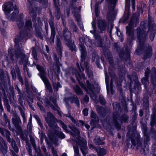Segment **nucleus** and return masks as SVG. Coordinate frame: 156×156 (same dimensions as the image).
<instances>
[{"label": "nucleus", "instance_id": "49530a36", "mask_svg": "<svg viewBox=\"0 0 156 156\" xmlns=\"http://www.w3.org/2000/svg\"><path fill=\"white\" fill-rule=\"evenodd\" d=\"M139 112H140L139 115L140 116H141L143 115V112L141 110H140V111Z\"/></svg>", "mask_w": 156, "mask_h": 156}, {"label": "nucleus", "instance_id": "7ed1b4c3", "mask_svg": "<svg viewBox=\"0 0 156 156\" xmlns=\"http://www.w3.org/2000/svg\"><path fill=\"white\" fill-rule=\"evenodd\" d=\"M0 132L2 135L6 137L9 142H11V145L13 149L16 152H18L19 150L15 141L9 138L10 134L9 131L7 129H3L0 127Z\"/></svg>", "mask_w": 156, "mask_h": 156}, {"label": "nucleus", "instance_id": "052dcab7", "mask_svg": "<svg viewBox=\"0 0 156 156\" xmlns=\"http://www.w3.org/2000/svg\"><path fill=\"white\" fill-rule=\"evenodd\" d=\"M54 104L55 105V106L56 107L57 106V105H56V103L55 102H53Z\"/></svg>", "mask_w": 156, "mask_h": 156}, {"label": "nucleus", "instance_id": "473e14b6", "mask_svg": "<svg viewBox=\"0 0 156 156\" xmlns=\"http://www.w3.org/2000/svg\"><path fill=\"white\" fill-rule=\"evenodd\" d=\"M83 112L84 115L86 116L88 114V110L87 109H85L83 110Z\"/></svg>", "mask_w": 156, "mask_h": 156}, {"label": "nucleus", "instance_id": "f03ea898", "mask_svg": "<svg viewBox=\"0 0 156 156\" xmlns=\"http://www.w3.org/2000/svg\"><path fill=\"white\" fill-rule=\"evenodd\" d=\"M21 51L19 50L16 52L13 56L11 57L10 58L12 62L14 61V57L16 61L19 60V64H22L25 62H27V58L24 53V51L22 49H21Z\"/></svg>", "mask_w": 156, "mask_h": 156}, {"label": "nucleus", "instance_id": "bb28decb", "mask_svg": "<svg viewBox=\"0 0 156 156\" xmlns=\"http://www.w3.org/2000/svg\"><path fill=\"white\" fill-rule=\"evenodd\" d=\"M58 136L61 139H63L65 137V135L62 132H59L58 134Z\"/></svg>", "mask_w": 156, "mask_h": 156}, {"label": "nucleus", "instance_id": "a19ab883", "mask_svg": "<svg viewBox=\"0 0 156 156\" xmlns=\"http://www.w3.org/2000/svg\"><path fill=\"white\" fill-rule=\"evenodd\" d=\"M52 153L53 154L54 156H58L57 154L56 151L54 150L53 149H52Z\"/></svg>", "mask_w": 156, "mask_h": 156}, {"label": "nucleus", "instance_id": "72a5a7b5", "mask_svg": "<svg viewBox=\"0 0 156 156\" xmlns=\"http://www.w3.org/2000/svg\"><path fill=\"white\" fill-rule=\"evenodd\" d=\"M60 122L63 129L64 130H66L67 128L66 126L64 125V123L62 121H61Z\"/></svg>", "mask_w": 156, "mask_h": 156}, {"label": "nucleus", "instance_id": "0eeeda50", "mask_svg": "<svg viewBox=\"0 0 156 156\" xmlns=\"http://www.w3.org/2000/svg\"><path fill=\"white\" fill-rule=\"evenodd\" d=\"M45 119L49 125L51 126V123L54 119V116L51 113L48 112L47 115L45 116Z\"/></svg>", "mask_w": 156, "mask_h": 156}, {"label": "nucleus", "instance_id": "f8f14e48", "mask_svg": "<svg viewBox=\"0 0 156 156\" xmlns=\"http://www.w3.org/2000/svg\"><path fill=\"white\" fill-rule=\"evenodd\" d=\"M105 82H106V87H107V92L108 93L110 90H111V91H112V85H111L110 87L109 85L107 84V82L108 80V79L107 76V73L106 72H105Z\"/></svg>", "mask_w": 156, "mask_h": 156}, {"label": "nucleus", "instance_id": "4468645a", "mask_svg": "<svg viewBox=\"0 0 156 156\" xmlns=\"http://www.w3.org/2000/svg\"><path fill=\"white\" fill-rule=\"evenodd\" d=\"M51 35L50 39L53 42H54V38L55 35V28H51Z\"/></svg>", "mask_w": 156, "mask_h": 156}, {"label": "nucleus", "instance_id": "774afa93", "mask_svg": "<svg viewBox=\"0 0 156 156\" xmlns=\"http://www.w3.org/2000/svg\"><path fill=\"white\" fill-rule=\"evenodd\" d=\"M12 120H13V123L14 124H15V121L14 120V119H12Z\"/></svg>", "mask_w": 156, "mask_h": 156}, {"label": "nucleus", "instance_id": "c756f323", "mask_svg": "<svg viewBox=\"0 0 156 156\" xmlns=\"http://www.w3.org/2000/svg\"><path fill=\"white\" fill-rule=\"evenodd\" d=\"M28 128L29 129V131H31V120L30 119L29 122L28 123L27 125Z\"/></svg>", "mask_w": 156, "mask_h": 156}, {"label": "nucleus", "instance_id": "9d476101", "mask_svg": "<svg viewBox=\"0 0 156 156\" xmlns=\"http://www.w3.org/2000/svg\"><path fill=\"white\" fill-rule=\"evenodd\" d=\"M96 151L98 156H104L106 154V151L104 148L98 147Z\"/></svg>", "mask_w": 156, "mask_h": 156}, {"label": "nucleus", "instance_id": "393cba45", "mask_svg": "<svg viewBox=\"0 0 156 156\" xmlns=\"http://www.w3.org/2000/svg\"><path fill=\"white\" fill-rule=\"evenodd\" d=\"M0 149H1V151L3 154L4 155H5V154L7 153V148H5L4 147H2H2H1Z\"/></svg>", "mask_w": 156, "mask_h": 156}, {"label": "nucleus", "instance_id": "f3484780", "mask_svg": "<svg viewBox=\"0 0 156 156\" xmlns=\"http://www.w3.org/2000/svg\"><path fill=\"white\" fill-rule=\"evenodd\" d=\"M149 72H150V70L149 69H146V71H145V76H146V78H145V79L144 78V79H142V81L143 83H145L144 82V81H145V80L146 79V80H147V77L148 76V74L149 73Z\"/></svg>", "mask_w": 156, "mask_h": 156}, {"label": "nucleus", "instance_id": "338daca9", "mask_svg": "<svg viewBox=\"0 0 156 156\" xmlns=\"http://www.w3.org/2000/svg\"><path fill=\"white\" fill-rule=\"evenodd\" d=\"M154 73L155 74L156 73V70L155 69H154Z\"/></svg>", "mask_w": 156, "mask_h": 156}, {"label": "nucleus", "instance_id": "8fccbe9b", "mask_svg": "<svg viewBox=\"0 0 156 156\" xmlns=\"http://www.w3.org/2000/svg\"><path fill=\"white\" fill-rule=\"evenodd\" d=\"M5 62H6V64H8V62L7 61H5V60H4L2 62V64L4 66H5V65H4V63H5Z\"/></svg>", "mask_w": 156, "mask_h": 156}, {"label": "nucleus", "instance_id": "0e129e2a", "mask_svg": "<svg viewBox=\"0 0 156 156\" xmlns=\"http://www.w3.org/2000/svg\"><path fill=\"white\" fill-rule=\"evenodd\" d=\"M0 106H2V104H1V100L0 99Z\"/></svg>", "mask_w": 156, "mask_h": 156}, {"label": "nucleus", "instance_id": "3c124183", "mask_svg": "<svg viewBox=\"0 0 156 156\" xmlns=\"http://www.w3.org/2000/svg\"><path fill=\"white\" fill-rule=\"evenodd\" d=\"M132 8L134 10L135 9V7L134 6V3L133 1V5H132Z\"/></svg>", "mask_w": 156, "mask_h": 156}, {"label": "nucleus", "instance_id": "6e6d98bb", "mask_svg": "<svg viewBox=\"0 0 156 156\" xmlns=\"http://www.w3.org/2000/svg\"><path fill=\"white\" fill-rule=\"evenodd\" d=\"M62 156H67V154L65 153H64L62 155Z\"/></svg>", "mask_w": 156, "mask_h": 156}, {"label": "nucleus", "instance_id": "5fc2aeb1", "mask_svg": "<svg viewBox=\"0 0 156 156\" xmlns=\"http://www.w3.org/2000/svg\"><path fill=\"white\" fill-rule=\"evenodd\" d=\"M82 75V77H80V78H84V74H83V73H82L81 74Z\"/></svg>", "mask_w": 156, "mask_h": 156}, {"label": "nucleus", "instance_id": "412c9836", "mask_svg": "<svg viewBox=\"0 0 156 156\" xmlns=\"http://www.w3.org/2000/svg\"><path fill=\"white\" fill-rule=\"evenodd\" d=\"M14 42L15 43V47L17 49H18V47H19V48H20L21 46V45H19L18 44V43H19L18 39L17 38H16Z\"/></svg>", "mask_w": 156, "mask_h": 156}, {"label": "nucleus", "instance_id": "13d9d810", "mask_svg": "<svg viewBox=\"0 0 156 156\" xmlns=\"http://www.w3.org/2000/svg\"><path fill=\"white\" fill-rule=\"evenodd\" d=\"M12 156H17L16 154L14 153L13 152H12Z\"/></svg>", "mask_w": 156, "mask_h": 156}, {"label": "nucleus", "instance_id": "dca6fc26", "mask_svg": "<svg viewBox=\"0 0 156 156\" xmlns=\"http://www.w3.org/2000/svg\"><path fill=\"white\" fill-rule=\"evenodd\" d=\"M71 119L72 121L73 122H74L76 124V125H77L78 126H83V125L84 123H83V122L82 121H81V120L79 121L78 123L77 124V122H76V121L73 119L72 118V119Z\"/></svg>", "mask_w": 156, "mask_h": 156}, {"label": "nucleus", "instance_id": "58836bf2", "mask_svg": "<svg viewBox=\"0 0 156 156\" xmlns=\"http://www.w3.org/2000/svg\"><path fill=\"white\" fill-rule=\"evenodd\" d=\"M56 8H57V7L58 6L57 4H58V0H54Z\"/></svg>", "mask_w": 156, "mask_h": 156}, {"label": "nucleus", "instance_id": "4be33fe9", "mask_svg": "<svg viewBox=\"0 0 156 156\" xmlns=\"http://www.w3.org/2000/svg\"><path fill=\"white\" fill-rule=\"evenodd\" d=\"M126 7H125V11L127 12H128L129 9V2L128 3L127 0H126Z\"/></svg>", "mask_w": 156, "mask_h": 156}, {"label": "nucleus", "instance_id": "6e6552de", "mask_svg": "<svg viewBox=\"0 0 156 156\" xmlns=\"http://www.w3.org/2000/svg\"><path fill=\"white\" fill-rule=\"evenodd\" d=\"M80 49L81 52V60L83 62L84 61L85 57L86 55V52L85 51V48L83 45H80Z\"/></svg>", "mask_w": 156, "mask_h": 156}, {"label": "nucleus", "instance_id": "2eb2a0df", "mask_svg": "<svg viewBox=\"0 0 156 156\" xmlns=\"http://www.w3.org/2000/svg\"><path fill=\"white\" fill-rule=\"evenodd\" d=\"M144 34L142 31H140L139 33H138L137 36L138 38L139 41V42L140 43V40L142 38L143 39V36Z\"/></svg>", "mask_w": 156, "mask_h": 156}, {"label": "nucleus", "instance_id": "ddd939ff", "mask_svg": "<svg viewBox=\"0 0 156 156\" xmlns=\"http://www.w3.org/2000/svg\"><path fill=\"white\" fill-rule=\"evenodd\" d=\"M73 88L77 94H82V92L78 86L76 85Z\"/></svg>", "mask_w": 156, "mask_h": 156}, {"label": "nucleus", "instance_id": "c03bdc74", "mask_svg": "<svg viewBox=\"0 0 156 156\" xmlns=\"http://www.w3.org/2000/svg\"><path fill=\"white\" fill-rule=\"evenodd\" d=\"M49 23L50 26L51 28L54 27V26H53V23L52 21H50L49 22Z\"/></svg>", "mask_w": 156, "mask_h": 156}, {"label": "nucleus", "instance_id": "ea45409f", "mask_svg": "<svg viewBox=\"0 0 156 156\" xmlns=\"http://www.w3.org/2000/svg\"><path fill=\"white\" fill-rule=\"evenodd\" d=\"M154 34L153 33L150 35V38L151 41H153L154 38Z\"/></svg>", "mask_w": 156, "mask_h": 156}, {"label": "nucleus", "instance_id": "e2e57ef3", "mask_svg": "<svg viewBox=\"0 0 156 156\" xmlns=\"http://www.w3.org/2000/svg\"><path fill=\"white\" fill-rule=\"evenodd\" d=\"M8 110L9 111H10L9 106H8Z\"/></svg>", "mask_w": 156, "mask_h": 156}, {"label": "nucleus", "instance_id": "20e7f679", "mask_svg": "<svg viewBox=\"0 0 156 156\" xmlns=\"http://www.w3.org/2000/svg\"><path fill=\"white\" fill-rule=\"evenodd\" d=\"M37 69L41 72L40 74V76L42 79L45 85L47 87V89L50 92H51L52 90L51 89V85L49 84L47 79L44 76V73L43 72V69L39 65L36 66Z\"/></svg>", "mask_w": 156, "mask_h": 156}, {"label": "nucleus", "instance_id": "b1692460", "mask_svg": "<svg viewBox=\"0 0 156 156\" xmlns=\"http://www.w3.org/2000/svg\"><path fill=\"white\" fill-rule=\"evenodd\" d=\"M26 26L28 29L31 28V22L30 20L27 21L26 23Z\"/></svg>", "mask_w": 156, "mask_h": 156}, {"label": "nucleus", "instance_id": "423d86ee", "mask_svg": "<svg viewBox=\"0 0 156 156\" xmlns=\"http://www.w3.org/2000/svg\"><path fill=\"white\" fill-rule=\"evenodd\" d=\"M63 34L65 37V41H67V39H69L71 37V33L69 31H67L66 33L64 32ZM67 42L66 44L70 49L72 51L74 50L75 46L74 44V42L70 44L69 42H68L67 41Z\"/></svg>", "mask_w": 156, "mask_h": 156}, {"label": "nucleus", "instance_id": "864d4df0", "mask_svg": "<svg viewBox=\"0 0 156 156\" xmlns=\"http://www.w3.org/2000/svg\"><path fill=\"white\" fill-rule=\"evenodd\" d=\"M46 49L47 52H48V51H49V48H48V47L47 45H46Z\"/></svg>", "mask_w": 156, "mask_h": 156}, {"label": "nucleus", "instance_id": "c85d7f7f", "mask_svg": "<svg viewBox=\"0 0 156 156\" xmlns=\"http://www.w3.org/2000/svg\"><path fill=\"white\" fill-rule=\"evenodd\" d=\"M108 1V2L111 4H112L113 6H114L115 4L117 1V0H107Z\"/></svg>", "mask_w": 156, "mask_h": 156}, {"label": "nucleus", "instance_id": "a211bd4d", "mask_svg": "<svg viewBox=\"0 0 156 156\" xmlns=\"http://www.w3.org/2000/svg\"><path fill=\"white\" fill-rule=\"evenodd\" d=\"M74 149V150L75 154L77 155L78 156L79 155V149L77 146H76L74 145V144H73V145Z\"/></svg>", "mask_w": 156, "mask_h": 156}, {"label": "nucleus", "instance_id": "a878e982", "mask_svg": "<svg viewBox=\"0 0 156 156\" xmlns=\"http://www.w3.org/2000/svg\"><path fill=\"white\" fill-rule=\"evenodd\" d=\"M11 74L12 76V79L15 80L16 78V75L15 73V70L14 69L11 70Z\"/></svg>", "mask_w": 156, "mask_h": 156}, {"label": "nucleus", "instance_id": "37998d69", "mask_svg": "<svg viewBox=\"0 0 156 156\" xmlns=\"http://www.w3.org/2000/svg\"><path fill=\"white\" fill-rule=\"evenodd\" d=\"M73 131L77 134H78L79 133V131L76 128H74Z\"/></svg>", "mask_w": 156, "mask_h": 156}, {"label": "nucleus", "instance_id": "680f3d73", "mask_svg": "<svg viewBox=\"0 0 156 156\" xmlns=\"http://www.w3.org/2000/svg\"><path fill=\"white\" fill-rule=\"evenodd\" d=\"M53 109H55V108H54L53 106H52V105H51V106H50Z\"/></svg>", "mask_w": 156, "mask_h": 156}, {"label": "nucleus", "instance_id": "f257e3e1", "mask_svg": "<svg viewBox=\"0 0 156 156\" xmlns=\"http://www.w3.org/2000/svg\"><path fill=\"white\" fill-rule=\"evenodd\" d=\"M13 7L12 3L11 2H9L5 3L3 6V10L5 12V13L6 16V17L8 19H11L13 20L16 17L17 15L19 13L18 10L17 9H14V12L11 15L10 18L8 16V15L10 11L12 10Z\"/></svg>", "mask_w": 156, "mask_h": 156}, {"label": "nucleus", "instance_id": "de8ad7c7", "mask_svg": "<svg viewBox=\"0 0 156 156\" xmlns=\"http://www.w3.org/2000/svg\"><path fill=\"white\" fill-rule=\"evenodd\" d=\"M80 28L83 30V25L82 24H81L80 25Z\"/></svg>", "mask_w": 156, "mask_h": 156}, {"label": "nucleus", "instance_id": "4c0bfd02", "mask_svg": "<svg viewBox=\"0 0 156 156\" xmlns=\"http://www.w3.org/2000/svg\"><path fill=\"white\" fill-rule=\"evenodd\" d=\"M89 97L87 96H86L84 98V101L86 102H88V101H89Z\"/></svg>", "mask_w": 156, "mask_h": 156}, {"label": "nucleus", "instance_id": "c9c22d12", "mask_svg": "<svg viewBox=\"0 0 156 156\" xmlns=\"http://www.w3.org/2000/svg\"><path fill=\"white\" fill-rule=\"evenodd\" d=\"M89 82L87 81V87L89 89L90 91H92V87H93V85H88V83Z\"/></svg>", "mask_w": 156, "mask_h": 156}, {"label": "nucleus", "instance_id": "e433bc0d", "mask_svg": "<svg viewBox=\"0 0 156 156\" xmlns=\"http://www.w3.org/2000/svg\"><path fill=\"white\" fill-rule=\"evenodd\" d=\"M21 115L23 118L24 122H26V118L25 115L24 113L23 112H21Z\"/></svg>", "mask_w": 156, "mask_h": 156}, {"label": "nucleus", "instance_id": "6ab92c4d", "mask_svg": "<svg viewBox=\"0 0 156 156\" xmlns=\"http://www.w3.org/2000/svg\"><path fill=\"white\" fill-rule=\"evenodd\" d=\"M57 49L58 50L59 52L61 51V44L60 41H58L56 42Z\"/></svg>", "mask_w": 156, "mask_h": 156}, {"label": "nucleus", "instance_id": "2f4dec72", "mask_svg": "<svg viewBox=\"0 0 156 156\" xmlns=\"http://www.w3.org/2000/svg\"><path fill=\"white\" fill-rule=\"evenodd\" d=\"M37 105L40 108V109L42 111H44V108L43 107V106L41 104V103H37Z\"/></svg>", "mask_w": 156, "mask_h": 156}, {"label": "nucleus", "instance_id": "f704fd0d", "mask_svg": "<svg viewBox=\"0 0 156 156\" xmlns=\"http://www.w3.org/2000/svg\"><path fill=\"white\" fill-rule=\"evenodd\" d=\"M23 22L22 21H20V22H17V25H18V27L19 28L23 26Z\"/></svg>", "mask_w": 156, "mask_h": 156}, {"label": "nucleus", "instance_id": "9b49d317", "mask_svg": "<svg viewBox=\"0 0 156 156\" xmlns=\"http://www.w3.org/2000/svg\"><path fill=\"white\" fill-rule=\"evenodd\" d=\"M94 143L97 145H100L104 144L103 139H101L99 137L97 136L94 140Z\"/></svg>", "mask_w": 156, "mask_h": 156}, {"label": "nucleus", "instance_id": "aec40b11", "mask_svg": "<svg viewBox=\"0 0 156 156\" xmlns=\"http://www.w3.org/2000/svg\"><path fill=\"white\" fill-rule=\"evenodd\" d=\"M126 33L129 36H130L133 33V31L131 30L129 27H127L126 28Z\"/></svg>", "mask_w": 156, "mask_h": 156}, {"label": "nucleus", "instance_id": "cd10ccee", "mask_svg": "<svg viewBox=\"0 0 156 156\" xmlns=\"http://www.w3.org/2000/svg\"><path fill=\"white\" fill-rule=\"evenodd\" d=\"M74 101L75 103L78 106H79V105L80 104L79 100H78L77 98L76 97H74Z\"/></svg>", "mask_w": 156, "mask_h": 156}, {"label": "nucleus", "instance_id": "4d7b16f0", "mask_svg": "<svg viewBox=\"0 0 156 156\" xmlns=\"http://www.w3.org/2000/svg\"><path fill=\"white\" fill-rule=\"evenodd\" d=\"M92 27H93V28H94H94L95 26V25H94V23H93V22H92Z\"/></svg>", "mask_w": 156, "mask_h": 156}, {"label": "nucleus", "instance_id": "79ce46f5", "mask_svg": "<svg viewBox=\"0 0 156 156\" xmlns=\"http://www.w3.org/2000/svg\"><path fill=\"white\" fill-rule=\"evenodd\" d=\"M96 114L93 112H92L91 113V117L92 118H94L95 117Z\"/></svg>", "mask_w": 156, "mask_h": 156}, {"label": "nucleus", "instance_id": "603ef678", "mask_svg": "<svg viewBox=\"0 0 156 156\" xmlns=\"http://www.w3.org/2000/svg\"><path fill=\"white\" fill-rule=\"evenodd\" d=\"M3 110V108L2 106H0V111L1 112Z\"/></svg>", "mask_w": 156, "mask_h": 156}, {"label": "nucleus", "instance_id": "09e8293b", "mask_svg": "<svg viewBox=\"0 0 156 156\" xmlns=\"http://www.w3.org/2000/svg\"><path fill=\"white\" fill-rule=\"evenodd\" d=\"M85 126L87 129H88L89 128L90 126L89 125L85 124Z\"/></svg>", "mask_w": 156, "mask_h": 156}, {"label": "nucleus", "instance_id": "39448f33", "mask_svg": "<svg viewBox=\"0 0 156 156\" xmlns=\"http://www.w3.org/2000/svg\"><path fill=\"white\" fill-rule=\"evenodd\" d=\"M76 144L77 145H80L81 146V150L82 153L84 156H86V154L87 151L86 140L84 139L82 140L80 139L79 141L76 142Z\"/></svg>", "mask_w": 156, "mask_h": 156}, {"label": "nucleus", "instance_id": "69168bd1", "mask_svg": "<svg viewBox=\"0 0 156 156\" xmlns=\"http://www.w3.org/2000/svg\"><path fill=\"white\" fill-rule=\"evenodd\" d=\"M3 85H4V87L5 88V89H6V86H5V84H3Z\"/></svg>", "mask_w": 156, "mask_h": 156}, {"label": "nucleus", "instance_id": "7c9ffc66", "mask_svg": "<svg viewBox=\"0 0 156 156\" xmlns=\"http://www.w3.org/2000/svg\"><path fill=\"white\" fill-rule=\"evenodd\" d=\"M32 54L33 55L34 57V58L35 59H37V53L35 51V50L34 49H33L32 51Z\"/></svg>", "mask_w": 156, "mask_h": 156}, {"label": "nucleus", "instance_id": "5701e85b", "mask_svg": "<svg viewBox=\"0 0 156 156\" xmlns=\"http://www.w3.org/2000/svg\"><path fill=\"white\" fill-rule=\"evenodd\" d=\"M16 70L17 73L18 74V76H19V80L20 81H21L22 80V78L20 76V71L18 67H16Z\"/></svg>", "mask_w": 156, "mask_h": 156}, {"label": "nucleus", "instance_id": "bf43d9fd", "mask_svg": "<svg viewBox=\"0 0 156 156\" xmlns=\"http://www.w3.org/2000/svg\"><path fill=\"white\" fill-rule=\"evenodd\" d=\"M97 65H98V68H100L101 67V66L100 65V64H97Z\"/></svg>", "mask_w": 156, "mask_h": 156}, {"label": "nucleus", "instance_id": "1a4fd4ad", "mask_svg": "<svg viewBox=\"0 0 156 156\" xmlns=\"http://www.w3.org/2000/svg\"><path fill=\"white\" fill-rule=\"evenodd\" d=\"M106 23L104 20L100 21L98 23V28L101 31L104 30L106 27Z\"/></svg>", "mask_w": 156, "mask_h": 156}, {"label": "nucleus", "instance_id": "a18cd8bd", "mask_svg": "<svg viewBox=\"0 0 156 156\" xmlns=\"http://www.w3.org/2000/svg\"><path fill=\"white\" fill-rule=\"evenodd\" d=\"M4 116L5 119V121L6 122L7 121V116H6V115L5 114H4Z\"/></svg>", "mask_w": 156, "mask_h": 156}]
</instances>
